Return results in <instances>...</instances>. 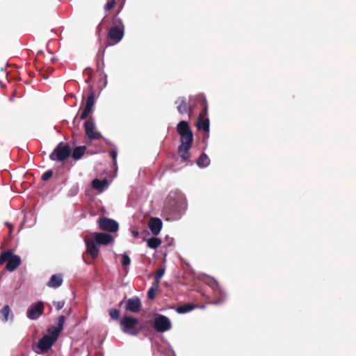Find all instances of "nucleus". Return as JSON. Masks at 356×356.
I'll return each mask as SVG.
<instances>
[{
  "instance_id": "obj_1",
  "label": "nucleus",
  "mask_w": 356,
  "mask_h": 356,
  "mask_svg": "<svg viewBox=\"0 0 356 356\" xmlns=\"http://www.w3.org/2000/svg\"><path fill=\"white\" fill-rule=\"evenodd\" d=\"M177 131L180 136L181 144L178 147V154L183 161L191 156L189 152L193 143V134L187 121L181 120L177 125Z\"/></svg>"
},
{
  "instance_id": "obj_2",
  "label": "nucleus",
  "mask_w": 356,
  "mask_h": 356,
  "mask_svg": "<svg viewBox=\"0 0 356 356\" xmlns=\"http://www.w3.org/2000/svg\"><path fill=\"white\" fill-rule=\"evenodd\" d=\"M195 102L199 103L200 107L201 108V111L196 122V127L198 130H203L208 132L209 131V119L206 117L209 110L208 102L203 94L195 95Z\"/></svg>"
},
{
  "instance_id": "obj_3",
  "label": "nucleus",
  "mask_w": 356,
  "mask_h": 356,
  "mask_svg": "<svg viewBox=\"0 0 356 356\" xmlns=\"http://www.w3.org/2000/svg\"><path fill=\"white\" fill-rule=\"evenodd\" d=\"M65 319V316L60 315L57 318L56 325H50L48 327L46 334V353L51 349L58 339L60 332L63 330Z\"/></svg>"
},
{
  "instance_id": "obj_4",
  "label": "nucleus",
  "mask_w": 356,
  "mask_h": 356,
  "mask_svg": "<svg viewBox=\"0 0 356 356\" xmlns=\"http://www.w3.org/2000/svg\"><path fill=\"white\" fill-rule=\"evenodd\" d=\"M175 104L178 112L183 115L186 113H188V120L194 113L196 107L200 106L199 103L195 102V96L190 99V104L188 105L186 99L184 97H179L176 101Z\"/></svg>"
},
{
  "instance_id": "obj_5",
  "label": "nucleus",
  "mask_w": 356,
  "mask_h": 356,
  "mask_svg": "<svg viewBox=\"0 0 356 356\" xmlns=\"http://www.w3.org/2000/svg\"><path fill=\"white\" fill-rule=\"evenodd\" d=\"M5 262H7V270L13 272L20 265L21 259L19 256L13 254L11 251H7L0 255V264Z\"/></svg>"
},
{
  "instance_id": "obj_6",
  "label": "nucleus",
  "mask_w": 356,
  "mask_h": 356,
  "mask_svg": "<svg viewBox=\"0 0 356 356\" xmlns=\"http://www.w3.org/2000/svg\"><path fill=\"white\" fill-rule=\"evenodd\" d=\"M71 152V147L69 144L60 143L50 154L49 157L51 160L63 161L70 156Z\"/></svg>"
},
{
  "instance_id": "obj_7",
  "label": "nucleus",
  "mask_w": 356,
  "mask_h": 356,
  "mask_svg": "<svg viewBox=\"0 0 356 356\" xmlns=\"http://www.w3.org/2000/svg\"><path fill=\"white\" fill-rule=\"evenodd\" d=\"M138 323V321L136 318L131 316H124L120 321V325L122 330L124 333L136 335L138 332L135 331V328Z\"/></svg>"
},
{
  "instance_id": "obj_8",
  "label": "nucleus",
  "mask_w": 356,
  "mask_h": 356,
  "mask_svg": "<svg viewBox=\"0 0 356 356\" xmlns=\"http://www.w3.org/2000/svg\"><path fill=\"white\" fill-rule=\"evenodd\" d=\"M98 225L101 230L108 232H116L119 229L117 221L106 217H100L98 219Z\"/></svg>"
},
{
  "instance_id": "obj_9",
  "label": "nucleus",
  "mask_w": 356,
  "mask_h": 356,
  "mask_svg": "<svg viewBox=\"0 0 356 356\" xmlns=\"http://www.w3.org/2000/svg\"><path fill=\"white\" fill-rule=\"evenodd\" d=\"M154 328L159 332H164L171 329V322L165 316L159 314L154 319Z\"/></svg>"
},
{
  "instance_id": "obj_10",
  "label": "nucleus",
  "mask_w": 356,
  "mask_h": 356,
  "mask_svg": "<svg viewBox=\"0 0 356 356\" xmlns=\"http://www.w3.org/2000/svg\"><path fill=\"white\" fill-rule=\"evenodd\" d=\"M124 36V29L115 26L110 29L108 33V40L109 44H115L118 43Z\"/></svg>"
},
{
  "instance_id": "obj_11",
  "label": "nucleus",
  "mask_w": 356,
  "mask_h": 356,
  "mask_svg": "<svg viewBox=\"0 0 356 356\" xmlns=\"http://www.w3.org/2000/svg\"><path fill=\"white\" fill-rule=\"evenodd\" d=\"M86 135L90 140H99L102 138V136L101 133L95 131V126L92 121L88 120L84 123Z\"/></svg>"
},
{
  "instance_id": "obj_12",
  "label": "nucleus",
  "mask_w": 356,
  "mask_h": 356,
  "mask_svg": "<svg viewBox=\"0 0 356 356\" xmlns=\"http://www.w3.org/2000/svg\"><path fill=\"white\" fill-rule=\"evenodd\" d=\"M94 241L99 246L100 245H107L113 241L111 235L107 233L95 232L92 234Z\"/></svg>"
},
{
  "instance_id": "obj_13",
  "label": "nucleus",
  "mask_w": 356,
  "mask_h": 356,
  "mask_svg": "<svg viewBox=\"0 0 356 356\" xmlns=\"http://www.w3.org/2000/svg\"><path fill=\"white\" fill-rule=\"evenodd\" d=\"M85 243L86 245V252L89 254L92 259H95L99 254V245L92 238H85Z\"/></svg>"
},
{
  "instance_id": "obj_14",
  "label": "nucleus",
  "mask_w": 356,
  "mask_h": 356,
  "mask_svg": "<svg viewBox=\"0 0 356 356\" xmlns=\"http://www.w3.org/2000/svg\"><path fill=\"white\" fill-rule=\"evenodd\" d=\"M43 302H39L31 305L27 310V317L30 319H37L43 312Z\"/></svg>"
},
{
  "instance_id": "obj_15",
  "label": "nucleus",
  "mask_w": 356,
  "mask_h": 356,
  "mask_svg": "<svg viewBox=\"0 0 356 356\" xmlns=\"http://www.w3.org/2000/svg\"><path fill=\"white\" fill-rule=\"evenodd\" d=\"M95 92L94 90H91L89 96L87 98L86 104L85 108L81 114L80 118L81 120H85L88 118L90 113L92 111L93 106L95 104Z\"/></svg>"
},
{
  "instance_id": "obj_16",
  "label": "nucleus",
  "mask_w": 356,
  "mask_h": 356,
  "mask_svg": "<svg viewBox=\"0 0 356 356\" xmlns=\"http://www.w3.org/2000/svg\"><path fill=\"white\" fill-rule=\"evenodd\" d=\"M142 305L140 300L138 297H133L127 300L126 303V309L136 313L141 309Z\"/></svg>"
},
{
  "instance_id": "obj_17",
  "label": "nucleus",
  "mask_w": 356,
  "mask_h": 356,
  "mask_svg": "<svg viewBox=\"0 0 356 356\" xmlns=\"http://www.w3.org/2000/svg\"><path fill=\"white\" fill-rule=\"evenodd\" d=\"M163 222L159 218H151L149 221L148 227L151 230L152 233L156 236L158 235L162 228Z\"/></svg>"
},
{
  "instance_id": "obj_18",
  "label": "nucleus",
  "mask_w": 356,
  "mask_h": 356,
  "mask_svg": "<svg viewBox=\"0 0 356 356\" xmlns=\"http://www.w3.org/2000/svg\"><path fill=\"white\" fill-rule=\"evenodd\" d=\"M63 275L61 274L53 275L47 282V286L51 288L56 289L63 284Z\"/></svg>"
},
{
  "instance_id": "obj_19",
  "label": "nucleus",
  "mask_w": 356,
  "mask_h": 356,
  "mask_svg": "<svg viewBox=\"0 0 356 356\" xmlns=\"http://www.w3.org/2000/svg\"><path fill=\"white\" fill-rule=\"evenodd\" d=\"M86 150V146H79L74 149L72 152V156L74 160L80 159L83 154H85Z\"/></svg>"
},
{
  "instance_id": "obj_20",
  "label": "nucleus",
  "mask_w": 356,
  "mask_h": 356,
  "mask_svg": "<svg viewBox=\"0 0 356 356\" xmlns=\"http://www.w3.org/2000/svg\"><path fill=\"white\" fill-rule=\"evenodd\" d=\"M210 163V159L209 156L204 154L202 153L198 158L197 161V164L199 167L204 168L209 165Z\"/></svg>"
},
{
  "instance_id": "obj_21",
  "label": "nucleus",
  "mask_w": 356,
  "mask_h": 356,
  "mask_svg": "<svg viewBox=\"0 0 356 356\" xmlns=\"http://www.w3.org/2000/svg\"><path fill=\"white\" fill-rule=\"evenodd\" d=\"M107 184L108 181L106 179L103 180L95 179L92 182V187L99 191H102Z\"/></svg>"
},
{
  "instance_id": "obj_22",
  "label": "nucleus",
  "mask_w": 356,
  "mask_h": 356,
  "mask_svg": "<svg viewBox=\"0 0 356 356\" xmlns=\"http://www.w3.org/2000/svg\"><path fill=\"white\" fill-rule=\"evenodd\" d=\"M2 316H3V321H8V320H11L13 318V315L10 309V307L8 305L4 306L1 312Z\"/></svg>"
},
{
  "instance_id": "obj_23",
  "label": "nucleus",
  "mask_w": 356,
  "mask_h": 356,
  "mask_svg": "<svg viewBox=\"0 0 356 356\" xmlns=\"http://www.w3.org/2000/svg\"><path fill=\"white\" fill-rule=\"evenodd\" d=\"M33 350L37 354H43L44 353V336L39 340L37 345L33 346Z\"/></svg>"
},
{
  "instance_id": "obj_24",
  "label": "nucleus",
  "mask_w": 356,
  "mask_h": 356,
  "mask_svg": "<svg viewBox=\"0 0 356 356\" xmlns=\"http://www.w3.org/2000/svg\"><path fill=\"white\" fill-rule=\"evenodd\" d=\"M161 243V240L156 237H152L147 241V246L152 249H156Z\"/></svg>"
},
{
  "instance_id": "obj_25",
  "label": "nucleus",
  "mask_w": 356,
  "mask_h": 356,
  "mask_svg": "<svg viewBox=\"0 0 356 356\" xmlns=\"http://www.w3.org/2000/svg\"><path fill=\"white\" fill-rule=\"evenodd\" d=\"M195 308V305L192 304H185L181 306L177 307L176 311L179 314H184L191 312Z\"/></svg>"
},
{
  "instance_id": "obj_26",
  "label": "nucleus",
  "mask_w": 356,
  "mask_h": 356,
  "mask_svg": "<svg viewBox=\"0 0 356 356\" xmlns=\"http://www.w3.org/2000/svg\"><path fill=\"white\" fill-rule=\"evenodd\" d=\"M164 272H165V270L163 268H159L156 271L155 277H154V283L156 286H159L160 280L163 277Z\"/></svg>"
},
{
  "instance_id": "obj_27",
  "label": "nucleus",
  "mask_w": 356,
  "mask_h": 356,
  "mask_svg": "<svg viewBox=\"0 0 356 356\" xmlns=\"http://www.w3.org/2000/svg\"><path fill=\"white\" fill-rule=\"evenodd\" d=\"M218 293L219 297L212 302L213 304L219 305L221 304L225 300L226 298L225 293L220 290L218 291Z\"/></svg>"
},
{
  "instance_id": "obj_28",
  "label": "nucleus",
  "mask_w": 356,
  "mask_h": 356,
  "mask_svg": "<svg viewBox=\"0 0 356 356\" xmlns=\"http://www.w3.org/2000/svg\"><path fill=\"white\" fill-rule=\"evenodd\" d=\"M158 287L159 286H156L155 283H154L153 286L148 290L147 296L149 299L153 300L155 298V291Z\"/></svg>"
},
{
  "instance_id": "obj_29",
  "label": "nucleus",
  "mask_w": 356,
  "mask_h": 356,
  "mask_svg": "<svg viewBox=\"0 0 356 356\" xmlns=\"http://www.w3.org/2000/svg\"><path fill=\"white\" fill-rule=\"evenodd\" d=\"M109 316L112 319L118 320L120 318V311L117 309H112L109 311Z\"/></svg>"
},
{
  "instance_id": "obj_30",
  "label": "nucleus",
  "mask_w": 356,
  "mask_h": 356,
  "mask_svg": "<svg viewBox=\"0 0 356 356\" xmlns=\"http://www.w3.org/2000/svg\"><path fill=\"white\" fill-rule=\"evenodd\" d=\"M122 265L123 266H128L130 265L131 259L127 253H124L122 256Z\"/></svg>"
},
{
  "instance_id": "obj_31",
  "label": "nucleus",
  "mask_w": 356,
  "mask_h": 356,
  "mask_svg": "<svg viewBox=\"0 0 356 356\" xmlns=\"http://www.w3.org/2000/svg\"><path fill=\"white\" fill-rule=\"evenodd\" d=\"M115 5V0H110L108 1L104 6L105 11H110L111 9L114 8Z\"/></svg>"
},
{
  "instance_id": "obj_32",
  "label": "nucleus",
  "mask_w": 356,
  "mask_h": 356,
  "mask_svg": "<svg viewBox=\"0 0 356 356\" xmlns=\"http://www.w3.org/2000/svg\"><path fill=\"white\" fill-rule=\"evenodd\" d=\"M54 305L56 307L57 310H60L64 307L65 301H63V300L56 301V302L55 301V302H54Z\"/></svg>"
},
{
  "instance_id": "obj_33",
  "label": "nucleus",
  "mask_w": 356,
  "mask_h": 356,
  "mask_svg": "<svg viewBox=\"0 0 356 356\" xmlns=\"http://www.w3.org/2000/svg\"><path fill=\"white\" fill-rule=\"evenodd\" d=\"M110 156H111L112 159H113V165L115 166L117 165V161H116V158H117V152L115 150H111L110 152Z\"/></svg>"
},
{
  "instance_id": "obj_34",
  "label": "nucleus",
  "mask_w": 356,
  "mask_h": 356,
  "mask_svg": "<svg viewBox=\"0 0 356 356\" xmlns=\"http://www.w3.org/2000/svg\"><path fill=\"white\" fill-rule=\"evenodd\" d=\"M49 52L50 54V57H49V60L51 61V63H54L57 60V58H56L53 55V51L51 50H49Z\"/></svg>"
},
{
  "instance_id": "obj_35",
  "label": "nucleus",
  "mask_w": 356,
  "mask_h": 356,
  "mask_svg": "<svg viewBox=\"0 0 356 356\" xmlns=\"http://www.w3.org/2000/svg\"><path fill=\"white\" fill-rule=\"evenodd\" d=\"M54 71V68H53L51 67H48L47 69H46V79H47V74L53 73Z\"/></svg>"
},
{
  "instance_id": "obj_36",
  "label": "nucleus",
  "mask_w": 356,
  "mask_h": 356,
  "mask_svg": "<svg viewBox=\"0 0 356 356\" xmlns=\"http://www.w3.org/2000/svg\"><path fill=\"white\" fill-rule=\"evenodd\" d=\"M122 6H123L122 5V6H120L118 8V11H117L116 14L114 15V17H113V21H114V22H113V23H115V21L117 20V15L120 13V11H121V10L122 9Z\"/></svg>"
},
{
  "instance_id": "obj_37",
  "label": "nucleus",
  "mask_w": 356,
  "mask_h": 356,
  "mask_svg": "<svg viewBox=\"0 0 356 356\" xmlns=\"http://www.w3.org/2000/svg\"><path fill=\"white\" fill-rule=\"evenodd\" d=\"M53 175V171L51 170H49L46 171V180L51 177Z\"/></svg>"
},
{
  "instance_id": "obj_38",
  "label": "nucleus",
  "mask_w": 356,
  "mask_h": 356,
  "mask_svg": "<svg viewBox=\"0 0 356 356\" xmlns=\"http://www.w3.org/2000/svg\"><path fill=\"white\" fill-rule=\"evenodd\" d=\"M131 234L134 238H138L139 237V232L136 230H133L131 232Z\"/></svg>"
},
{
  "instance_id": "obj_39",
  "label": "nucleus",
  "mask_w": 356,
  "mask_h": 356,
  "mask_svg": "<svg viewBox=\"0 0 356 356\" xmlns=\"http://www.w3.org/2000/svg\"><path fill=\"white\" fill-rule=\"evenodd\" d=\"M41 178H42V179H44V173H43L42 175H41Z\"/></svg>"
},
{
  "instance_id": "obj_40",
  "label": "nucleus",
  "mask_w": 356,
  "mask_h": 356,
  "mask_svg": "<svg viewBox=\"0 0 356 356\" xmlns=\"http://www.w3.org/2000/svg\"><path fill=\"white\" fill-rule=\"evenodd\" d=\"M90 81V77L88 78L86 80V82L88 83Z\"/></svg>"
}]
</instances>
